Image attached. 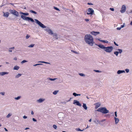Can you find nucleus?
<instances>
[{
  "instance_id": "1",
  "label": "nucleus",
  "mask_w": 132,
  "mask_h": 132,
  "mask_svg": "<svg viewBox=\"0 0 132 132\" xmlns=\"http://www.w3.org/2000/svg\"><path fill=\"white\" fill-rule=\"evenodd\" d=\"M85 42L91 46H93L94 43L92 36L90 34L86 35L84 37Z\"/></svg>"
},
{
  "instance_id": "2",
  "label": "nucleus",
  "mask_w": 132,
  "mask_h": 132,
  "mask_svg": "<svg viewBox=\"0 0 132 132\" xmlns=\"http://www.w3.org/2000/svg\"><path fill=\"white\" fill-rule=\"evenodd\" d=\"M96 45L98 46L100 48L103 49L107 52L110 53L112 51L113 48L112 46L105 47L102 45H97L95 44Z\"/></svg>"
},
{
  "instance_id": "3",
  "label": "nucleus",
  "mask_w": 132,
  "mask_h": 132,
  "mask_svg": "<svg viewBox=\"0 0 132 132\" xmlns=\"http://www.w3.org/2000/svg\"><path fill=\"white\" fill-rule=\"evenodd\" d=\"M96 111L105 114L108 113L109 112V111L107 110L105 107L100 108Z\"/></svg>"
},
{
  "instance_id": "4",
  "label": "nucleus",
  "mask_w": 132,
  "mask_h": 132,
  "mask_svg": "<svg viewBox=\"0 0 132 132\" xmlns=\"http://www.w3.org/2000/svg\"><path fill=\"white\" fill-rule=\"evenodd\" d=\"M21 18L24 20L28 21H31L33 22L34 21V20L32 18L23 15H21Z\"/></svg>"
},
{
  "instance_id": "5",
  "label": "nucleus",
  "mask_w": 132,
  "mask_h": 132,
  "mask_svg": "<svg viewBox=\"0 0 132 132\" xmlns=\"http://www.w3.org/2000/svg\"><path fill=\"white\" fill-rule=\"evenodd\" d=\"M35 21L36 23L42 28H45L46 27V26L44 25L43 23L39 21L38 20L35 19Z\"/></svg>"
},
{
  "instance_id": "6",
  "label": "nucleus",
  "mask_w": 132,
  "mask_h": 132,
  "mask_svg": "<svg viewBox=\"0 0 132 132\" xmlns=\"http://www.w3.org/2000/svg\"><path fill=\"white\" fill-rule=\"evenodd\" d=\"M9 11L11 14H12L16 16H18L19 15L18 12L14 10H9Z\"/></svg>"
},
{
  "instance_id": "7",
  "label": "nucleus",
  "mask_w": 132,
  "mask_h": 132,
  "mask_svg": "<svg viewBox=\"0 0 132 132\" xmlns=\"http://www.w3.org/2000/svg\"><path fill=\"white\" fill-rule=\"evenodd\" d=\"M117 51H116L114 52V54L116 56H117L118 55L119 53L121 54L122 52V50L121 49H118L117 50Z\"/></svg>"
},
{
  "instance_id": "8",
  "label": "nucleus",
  "mask_w": 132,
  "mask_h": 132,
  "mask_svg": "<svg viewBox=\"0 0 132 132\" xmlns=\"http://www.w3.org/2000/svg\"><path fill=\"white\" fill-rule=\"evenodd\" d=\"M94 12V10L92 9L89 8L88 10V12L87 13V14H88L92 15Z\"/></svg>"
},
{
  "instance_id": "9",
  "label": "nucleus",
  "mask_w": 132,
  "mask_h": 132,
  "mask_svg": "<svg viewBox=\"0 0 132 132\" xmlns=\"http://www.w3.org/2000/svg\"><path fill=\"white\" fill-rule=\"evenodd\" d=\"M126 10V6L125 5H123L122 6L120 12L121 13H123Z\"/></svg>"
},
{
  "instance_id": "10",
  "label": "nucleus",
  "mask_w": 132,
  "mask_h": 132,
  "mask_svg": "<svg viewBox=\"0 0 132 132\" xmlns=\"http://www.w3.org/2000/svg\"><path fill=\"white\" fill-rule=\"evenodd\" d=\"M45 30L48 32L49 33V34L52 35L54 34V33L52 30L48 28L46 29H45Z\"/></svg>"
},
{
  "instance_id": "11",
  "label": "nucleus",
  "mask_w": 132,
  "mask_h": 132,
  "mask_svg": "<svg viewBox=\"0 0 132 132\" xmlns=\"http://www.w3.org/2000/svg\"><path fill=\"white\" fill-rule=\"evenodd\" d=\"M73 103L74 104L80 106H81V104L79 103V101H78L76 100H75L73 101Z\"/></svg>"
},
{
  "instance_id": "12",
  "label": "nucleus",
  "mask_w": 132,
  "mask_h": 132,
  "mask_svg": "<svg viewBox=\"0 0 132 132\" xmlns=\"http://www.w3.org/2000/svg\"><path fill=\"white\" fill-rule=\"evenodd\" d=\"M45 100L44 98H40L39 99L37 100L36 102L38 103H41L45 101Z\"/></svg>"
},
{
  "instance_id": "13",
  "label": "nucleus",
  "mask_w": 132,
  "mask_h": 132,
  "mask_svg": "<svg viewBox=\"0 0 132 132\" xmlns=\"http://www.w3.org/2000/svg\"><path fill=\"white\" fill-rule=\"evenodd\" d=\"M90 34L92 35L96 36L97 35L99 34L100 32H98L93 31L90 32Z\"/></svg>"
},
{
  "instance_id": "14",
  "label": "nucleus",
  "mask_w": 132,
  "mask_h": 132,
  "mask_svg": "<svg viewBox=\"0 0 132 132\" xmlns=\"http://www.w3.org/2000/svg\"><path fill=\"white\" fill-rule=\"evenodd\" d=\"M95 109H97L100 106L101 104L100 103L98 102L95 103Z\"/></svg>"
},
{
  "instance_id": "15",
  "label": "nucleus",
  "mask_w": 132,
  "mask_h": 132,
  "mask_svg": "<svg viewBox=\"0 0 132 132\" xmlns=\"http://www.w3.org/2000/svg\"><path fill=\"white\" fill-rule=\"evenodd\" d=\"M9 73L8 72H0V75L1 76H3Z\"/></svg>"
},
{
  "instance_id": "16",
  "label": "nucleus",
  "mask_w": 132,
  "mask_h": 132,
  "mask_svg": "<svg viewBox=\"0 0 132 132\" xmlns=\"http://www.w3.org/2000/svg\"><path fill=\"white\" fill-rule=\"evenodd\" d=\"M123 73H125V71L120 70H118L117 72V74H119Z\"/></svg>"
},
{
  "instance_id": "17",
  "label": "nucleus",
  "mask_w": 132,
  "mask_h": 132,
  "mask_svg": "<svg viewBox=\"0 0 132 132\" xmlns=\"http://www.w3.org/2000/svg\"><path fill=\"white\" fill-rule=\"evenodd\" d=\"M4 16L6 17H7L9 15V13L8 12L4 13L3 12Z\"/></svg>"
},
{
  "instance_id": "18",
  "label": "nucleus",
  "mask_w": 132,
  "mask_h": 132,
  "mask_svg": "<svg viewBox=\"0 0 132 132\" xmlns=\"http://www.w3.org/2000/svg\"><path fill=\"white\" fill-rule=\"evenodd\" d=\"M114 119L115 122V123L116 124H117L118 123L119 121V120L118 118H116V117L114 118Z\"/></svg>"
},
{
  "instance_id": "19",
  "label": "nucleus",
  "mask_w": 132,
  "mask_h": 132,
  "mask_svg": "<svg viewBox=\"0 0 132 132\" xmlns=\"http://www.w3.org/2000/svg\"><path fill=\"white\" fill-rule=\"evenodd\" d=\"M19 68L20 67L19 66L16 65L14 67L13 69L14 70H18L19 69Z\"/></svg>"
},
{
  "instance_id": "20",
  "label": "nucleus",
  "mask_w": 132,
  "mask_h": 132,
  "mask_svg": "<svg viewBox=\"0 0 132 132\" xmlns=\"http://www.w3.org/2000/svg\"><path fill=\"white\" fill-rule=\"evenodd\" d=\"M83 107V108L85 110H86L87 109V106L86 105V104L85 103H83V105L82 106Z\"/></svg>"
},
{
  "instance_id": "21",
  "label": "nucleus",
  "mask_w": 132,
  "mask_h": 132,
  "mask_svg": "<svg viewBox=\"0 0 132 132\" xmlns=\"http://www.w3.org/2000/svg\"><path fill=\"white\" fill-rule=\"evenodd\" d=\"M21 75H22L21 74H20V73L18 74V75H16L15 76V78H18L19 77H20L21 76Z\"/></svg>"
},
{
  "instance_id": "22",
  "label": "nucleus",
  "mask_w": 132,
  "mask_h": 132,
  "mask_svg": "<svg viewBox=\"0 0 132 132\" xmlns=\"http://www.w3.org/2000/svg\"><path fill=\"white\" fill-rule=\"evenodd\" d=\"M29 11H30V12L31 13H34L35 14H37V13L35 11H34L32 10H30Z\"/></svg>"
},
{
  "instance_id": "23",
  "label": "nucleus",
  "mask_w": 132,
  "mask_h": 132,
  "mask_svg": "<svg viewBox=\"0 0 132 132\" xmlns=\"http://www.w3.org/2000/svg\"><path fill=\"white\" fill-rule=\"evenodd\" d=\"M57 78H55L54 79H52L51 78H47V79H48L49 80H51V81H54Z\"/></svg>"
},
{
  "instance_id": "24",
  "label": "nucleus",
  "mask_w": 132,
  "mask_h": 132,
  "mask_svg": "<svg viewBox=\"0 0 132 132\" xmlns=\"http://www.w3.org/2000/svg\"><path fill=\"white\" fill-rule=\"evenodd\" d=\"M21 96H18L17 97H15L14 98V99L16 100H18L20 99V98H21Z\"/></svg>"
},
{
  "instance_id": "25",
  "label": "nucleus",
  "mask_w": 132,
  "mask_h": 132,
  "mask_svg": "<svg viewBox=\"0 0 132 132\" xmlns=\"http://www.w3.org/2000/svg\"><path fill=\"white\" fill-rule=\"evenodd\" d=\"M94 122L95 123L98 124V123H99L101 121L98 120H97L96 121H95Z\"/></svg>"
},
{
  "instance_id": "26",
  "label": "nucleus",
  "mask_w": 132,
  "mask_h": 132,
  "mask_svg": "<svg viewBox=\"0 0 132 132\" xmlns=\"http://www.w3.org/2000/svg\"><path fill=\"white\" fill-rule=\"evenodd\" d=\"M53 35V36H55V38L57 39H58V37H57V34L55 33H54Z\"/></svg>"
},
{
  "instance_id": "27",
  "label": "nucleus",
  "mask_w": 132,
  "mask_h": 132,
  "mask_svg": "<svg viewBox=\"0 0 132 132\" xmlns=\"http://www.w3.org/2000/svg\"><path fill=\"white\" fill-rule=\"evenodd\" d=\"M34 45H35L34 44H31V45L28 46V47H29V48L33 47H34Z\"/></svg>"
},
{
  "instance_id": "28",
  "label": "nucleus",
  "mask_w": 132,
  "mask_h": 132,
  "mask_svg": "<svg viewBox=\"0 0 132 132\" xmlns=\"http://www.w3.org/2000/svg\"><path fill=\"white\" fill-rule=\"evenodd\" d=\"M58 90H57V91H55L54 92H53V94L54 95H55L57 93H58Z\"/></svg>"
},
{
  "instance_id": "29",
  "label": "nucleus",
  "mask_w": 132,
  "mask_h": 132,
  "mask_svg": "<svg viewBox=\"0 0 132 132\" xmlns=\"http://www.w3.org/2000/svg\"><path fill=\"white\" fill-rule=\"evenodd\" d=\"M94 71L96 72H98V73H101L102 72V71H100L98 70H94Z\"/></svg>"
},
{
  "instance_id": "30",
  "label": "nucleus",
  "mask_w": 132,
  "mask_h": 132,
  "mask_svg": "<svg viewBox=\"0 0 132 132\" xmlns=\"http://www.w3.org/2000/svg\"><path fill=\"white\" fill-rule=\"evenodd\" d=\"M101 42L104 43H108V41L105 40H101Z\"/></svg>"
},
{
  "instance_id": "31",
  "label": "nucleus",
  "mask_w": 132,
  "mask_h": 132,
  "mask_svg": "<svg viewBox=\"0 0 132 132\" xmlns=\"http://www.w3.org/2000/svg\"><path fill=\"white\" fill-rule=\"evenodd\" d=\"M27 62V61L26 60H23V61H22L21 62V64H22L26 62Z\"/></svg>"
},
{
  "instance_id": "32",
  "label": "nucleus",
  "mask_w": 132,
  "mask_h": 132,
  "mask_svg": "<svg viewBox=\"0 0 132 132\" xmlns=\"http://www.w3.org/2000/svg\"><path fill=\"white\" fill-rule=\"evenodd\" d=\"M76 130L77 131H83L84 130V129H83L82 130H81L80 129H79V128H76Z\"/></svg>"
},
{
  "instance_id": "33",
  "label": "nucleus",
  "mask_w": 132,
  "mask_h": 132,
  "mask_svg": "<svg viewBox=\"0 0 132 132\" xmlns=\"http://www.w3.org/2000/svg\"><path fill=\"white\" fill-rule=\"evenodd\" d=\"M12 114L11 113H9L8 115L6 116V117L7 118H8L10 117L11 116Z\"/></svg>"
},
{
  "instance_id": "34",
  "label": "nucleus",
  "mask_w": 132,
  "mask_h": 132,
  "mask_svg": "<svg viewBox=\"0 0 132 132\" xmlns=\"http://www.w3.org/2000/svg\"><path fill=\"white\" fill-rule=\"evenodd\" d=\"M79 75L81 76L85 77V75L82 73H79Z\"/></svg>"
},
{
  "instance_id": "35",
  "label": "nucleus",
  "mask_w": 132,
  "mask_h": 132,
  "mask_svg": "<svg viewBox=\"0 0 132 132\" xmlns=\"http://www.w3.org/2000/svg\"><path fill=\"white\" fill-rule=\"evenodd\" d=\"M5 94V93L4 92H1L0 93V94L3 96Z\"/></svg>"
},
{
  "instance_id": "36",
  "label": "nucleus",
  "mask_w": 132,
  "mask_h": 132,
  "mask_svg": "<svg viewBox=\"0 0 132 132\" xmlns=\"http://www.w3.org/2000/svg\"><path fill=\"white\" fill-rule=\"evenodd\" d=\"M29 14L28 13H24L23 15L28 16Z\"/></svg>"
},
{
  "instance_id": "37",
  "label": "nucleus",
  "mask_w": 132,
  "mask_h": 132,
  "mask_svg": "<svg viewBox=\"0 0 132 132\" xmlns=\"http://www.w3.org/2000/svg\"><path fill=\"white\" fill-rule=\"evenodd\" d=\"M43 65V64H41V63H39V64H36L34 65H33V66H36L38 65Z\"/></svg>"
},
{
  "instance_id": "38",
  "label": "nucleus",
  "mask_w": 132,
  "mask_h": 132,
  "mask_svg": "<svg viewBox=\"0 0 132 132\" xmlns=\"http://www.w3.org/2000/svg\"><path fill=\"white\" fill-rule=\"evenodd\" d=\"M54 9H55V10H56L57 11H60V10L58 8H57V7H54Z\"/></svg>"
},
{
  "instance_id": "39",
  "label": "nucleus",
  "mask_w": 132,
  "mask_h": 132,
  "mask_svg": "<svg viewBox=\"0 0 132 132\" xmlns=\"http://www.w3.org/2000/svg\"><path fill=\"white\" fill-rule=\"evenodd\" d=\"M125 71H126L127 73H128L129 72V70L128 69H125Z\"/></svg>"
},
{
  "instance_id": "40",
  "label": "nucleus",
  "mask_w": 132,
  "mask_h": 132,
  "mask_svg": "<svg viewBox=\"0 0 132 132\" xmlns=\"http://www.w3.org/2000/svg\"><path fill=\"white\" fill-rule=\"evenodd\" d=\"M53 127L55 129H56L57 127L56 125H53Z\"/></svg>"
},
{
  "instance_id": "41",
  "label": "nucleus",
  "mask_w": 132,
  "mask_h": 132,
  "mask_svg": "<svg viewBox=\"0 0 132 132\" xmlns=\"http://www.w3.org/2000/svg\"><path fill=\"white\" fill-rule=\"evenodd\" d=\"M71 51L75 53H76V54H78V53L77 52H76V51H73V50H71Z\"/></svg>"
},
{
  "instance_id": "42",
  "label": "nucleus",
  "mask_w": 132,
  "mask_h": 132,
  "mask_svg": "<svg viewBox=\"0 0 132 132\" xmlns=\"http://www.w3.org/2000/svg\"><path fill=\"white\" fill-rule=\"evenodd\" d=\"M73 95L75 96H77V94L75 93H73Z\"/></svg>"
},
{
  "instance_id": "43",
  "label": "nucleus",
  "mask_w": 132,
  "mask_h": 132,
  "mask_svg": "<svg viewBox=\"0 0 132 132\" xmlns=\"http://www.w3.org/2000/svg\"><path fill=\"white\" fill-rule=\"evenodd\" d=\"M30 37V36L28 35H27L26 36V39H28Z\"/></svg>"
},
{
  "instance_id": "44",
  "label": "nucleus",
  "mask_w": 132,
  "mask_h": 132,
  "mask_svg": "<svg viewBox=\"0 0 132 132\" xmlns=\"http://www.w3.org/2000/svg\"><path fill=\"white\" fill-rule=\"evenodd\" d=\"M110 10L112 11H114V9L113 8H110Z\"/></svg>"
},
{
  "instance_id": "45",
  "label": "nucleus",
  "mask_w": 132,
  "mask_h": 132,
  "mask_svg": "<svg viewBox=\"0 0 132 132\" xmlns=\"http://www.w3.org/2000/svg\"><path fill=\"white\" fill-rule=\"evenodd\" d=\"M114 44L116 46H119L115 42H114Z\"/></svg>"
},
{
  "instance_id": "46",
  "label": "nucleus",
  "mask_w": 132,
  "mask_h": 132,
  "mask_svg": "<svg viewBox=\"0 0 132 132\" xmlns=\"http://www.w3.org/2000/svg\"><path fill=\"white\" fill-rule=\"evenodd\" d=\"M27 116H24L23 117V118L24 119H27Z\"/></svg>"
},
{
  "instance_id": "47",
  "label": "nucleus",
  "mask_w": 132,
  "mask_h": 132,
  "mask_svg": "<svg viewBox=\"0 0 132 132\" xmlns=\"http://www.w3.org/2000/svg\"><path fill=\"white\" fill-rule=\"evenodd\" d=\"M124 24L125 23H124L122 25H121L120 28H123L124 26Z\"/></svg>"
},
{
  "instance_id": "48",
  "label": "nucleus",
  "mask_w": 132,
  "mask_h": 132,
  "mask_svg": "<svg viewBox=\"0 0 132 132\" xmlns=\"http://www.w3.org/2000/svg\"><path fill=\"white\" fill-rule=\"evenodd\" d=\"M121 29V28H120V27H117V30H120Z\"/></svg>"
},
{
  "instance_id": "49",
  "label": "nucleus",
  "mask_w": 132,
  "mask_h": 132,
  "mask_svg": "<svg viewBox=\"0 0 132 132\" xmlns=\"http://www.w3.org/2000/svg\"><path fill=\"white\" fill-rule=\"evenodd\" d=\"M32 120L36 122L37 121V120H36V119L34 118H32Z\"/></svg>"
},
{
  "instance_id": "50",
  "label": "nucleus",
  "mask_w": 132,
  "mask_h": 132,
  "mask_svg": "<svg viewBox=\"0 0 132 132\" xmlns=\"http://www.w3.org/2000/svg\"><path fill=\"white\" fill-rule=\"evenodd\" d=\"M115 113V115L116 117H117V112L116 111L114 112Z\"/></svg>"
},
{
  "instance_id": "51",
  "label": "nucleus",
  "mask_w": 132,
  "mask_h": 132,
  "mask_svg": "<svg viewBox=\"0 0 132 132\" xmlns=\"http://www.w3.org/2000/svg\"><path fill=\"white\" fill-rule=\"evenodd\" d=\"M87 4L88 5H93V4H92V3H88Z\"/></svg>"
},
{
  "instance_id": "52",
  "label": "nucleus",
  "mask_w": 132,
  "mask_h": 132,
  "mask_svg": "<svg viewBox=\"0 0 132 132\" xmlns=\"http://www.w3.org/2000/svg\"><path fill=\"white\" fill-rule=\"evenodd\" d=\"M11 49H10V48L9 49V50H8V51L9 52H12V50Z\"/></svg>"
},
{
  "instance_id": "53",
  "label": "nucleus",
  "mask_w": 132,
  "mask_h": 132,
  "mask_svg": "<svg viewBox=\"0 0 132 132\" xmlns=\"http://www.w3.org/2000/svg\"><path fill=\"white\" fill-rule=\"evenodd\" d=\"M85 20L86 22H88L89 21V20L88 19H85Z\"/></svg>"
},
{
  "instance_id": "54",
  "label": "nucleus",
  "mask_w": 132,
  "mask_h": 132,
  "mask_svg": "<svg viewBox=\"0 0 132 132\" xmlns=\"http://www.w3.org/2000/svg\"><path fill=\"white\" fill-rule=\"evenodd\" d=\"M14 48V47H12L10 48V49L13 50Z\"/></svg>"
},
{
  "instance_id": "55",
  "label": "nucleus",
  "mask_w": 132,
  "mask_h": 132,
  "mask_svg": "<svg viewBox=\"0 0 132 132\" xmlns=\"http://www.w3.org/2000/svg\"><path fill=\"white\" fill-rule=\"evenodd\" d=\"M24 13L22 12H20V14H23Z\"/></svg>"
},
{
  "instance_id": "56",
  "label": "nucleus",
  "mask_w": 132,
  "mask_h": 132,
  "mask_svg": "<svg viewBox=\"0 0 132 132\" xmlns=\"http://www.w3.org/2000/svg\"><path fill=\"white\" fill-rule=\"evenodd\" d=\"M44 63H45V64H50V63L47 62H45L44 61Z\"/></svg>"
},
{
  "instance_id": "57",
  "label": "nucleus",
  "mask_w": 132,
  "mask_h": 132,
  "mask_svg": "<svg viewBox=\"0 0 132 132\" xmlns=\"http://www.w3.org/2000/svg\"><path fill=\"white\" fill-rule=\"evenodd\" d=\"M105 119H102V120H101L100 121L101 122H103L104 121H105Z\"/></svg>"
},
{
  "instance_id": "58",
  "label": "nucleus",
  "mask_w": 132,
  "mask_h": 132,
  "mask_svg": "<svg viewBox=\"0 0 132 132\" xmlns=\"http://www.w3.org/2000/svg\"><path fill=\"white\" fill-rule=\"evenodd\" d=\"M14 60H17V58L16 57H14Z\"/></svg>"
},
{
  "instance_id": "59",
  "label": "nucleus",
  "mask_w": 132,
  "mask_h": 132,
  "mask_svg": "<svg viewBox=\"0 0 132 132\" xmlns=\"http://www.w3.org/2000/svg\"><path fill=\"white\" fill-rule=\"evenodd\" d=\"M31 114H32V115H33V114H34V113L32 111H31Z\"/></svg>"
},
{
  "instance_id": "60",
  "label": "nucleus",
  "mask_w": 132,
  "mask_h": 132,
  "mask_svg": "<svg viewBox=\"0 0 132 132\" xmlns=\"http://www.w3.org/2000/svg\"><path fill=\"white\" fill-rule=\"evenodd\" d=\"M72 99V98L71 97L70 98V99L68 101V102H69V101H70L71 99Z\"/></svg>"
},
{
  "instance_id": "61",
  "label": "nucleus",
  "mask_w": 132,
  "mask_h": 132,
  "mask_svg": "<svg viewBox=\"0 0 132 132\" xmlns=\"http://www.w3.org/2000/svg\"><path fill=\"white\" fill-rule=\"evenodd\" d=\"M29 129V128H26L25 129V130H27V129Z\"/></svg>"
},
{
  "instance_id": "62",
  "label": "nucleus",
  "mask_w": 132,
  "mask_h": 132,
  "mask_svg": "<svg viewBox=\"0 0 132 132\" xmlns=\"http://www.w3.org/2000/svg\"><path fill=\"white\" fill-rule=\"evenodd\" d=\"M91 121H92V119H90L89 120V122H91Z\"/></svg>"
},
{
  "instance_id": "63",
  "label": "nucleus",
  "mask_w": 132,
  "mask_h": 132,
  "mask_svg": "<svg viewBox=\"0 0 132 132\" xmlns=\"http://www.w3.org/2000/svg\"><path fill=\"white\" fill-rule=\"evenodd\" d=\"M4 129H5V130L6 131H7V130L5 128H4Z\"/></svg>"
},
{
  "instance_id": "64",
  "label": "nucleus",
  "mask_w": 132,
  "mask_h": 132,
  "mask_svg": "<svg viewBox=\"0 0 132 132\" xmlns=\"http://www.w3.org/2000/svg\"><path fill=\"white\" fill-rule=\"evenodd\" d=\"M89 126H88V125L87 126V127H86V129H87V128H89Z\"/></svg>"
}]
</instances>
